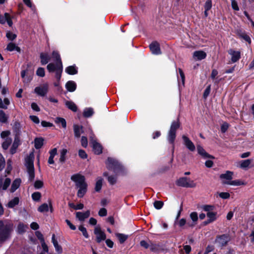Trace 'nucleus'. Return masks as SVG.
Instances as JSON below:
<instances>
[{
    "label": "nucleus",
    "instance_id": "nucleus-1",
    "mask_svg": "<svg viewBox=\"0 0 254 254\" xmlns=\"http://www.w3.org/2000/svg\"><path fill=\"white\" fill-rule=\"evenodd\" d=\"M13 229V224L7 221H0V242L6 240Z\"/></svg>",
    "mask_w": 254,
    "mask_h": 254
},
{
    "label": "nucleus",
    "instance_id": "nucleus-2",
    "mask_svg": "<svg viewBox=\"0 0 254 254\" xmlns=\"http://www.w3.org/2000/svg\"><path fill=\"white\" fill-rule=\"evenodd\" d=\"M34 154L33 152L30 153L25 158V165L29 176V179L31 181H32L34 178Z\"/></svg>",
    "mask_w": 254,
    "mask_h": 254
},
{
    "label": "nucleus",
    "instance_id": "nucleus-3",
    "mask_svg": "<svg viewBox=\"0 0 254 254\" xmlns=\"http://www.w3.org/2000/svg\"><path fill=\"white\" fill-rule=\"evenodd\" d=\"M49 72L56 71V78L58 80H60L63 71V64L60 63H50L47 66Z\"/></svg>",
    "mask_w": 254,
    "mask_h": 254
},
{
    "label": "nucleus",
    "instance_id": "nucleus-4",
    "mask_svg": "<svg viewBox=\"0 0 254 254\" xmlns=\"http://www.w3.org/2000/svg\"><path fill=\"white\" fill-rule=\"evenodd\" d=\"M176 184L180 187L184 188H194L196 187V183L193 180L188 177H182L178 179Z\"/></svg>",
    "mask_w": 254,
    "mask_h": 254
},
{
    "label": "nucleus",
    "instance_id": "nucleus-5",
    "mask_svg": "<svg viewBox=\"0 0 254 254\" xmlns=\"http://www.w3.org/2000/svg\"><path fill=\"white\" fill-rule=\"evenodd\" d=\"M108 169L110 171H113L115 173H117L118 170L121 169L122 166L114 159L108 158L106 163Z\"/></svg>",
    "mask_w": 254,
    "mask_h": 254
},
{
    "label": "nucleus",
    "instance_id": "nucleus-6",
    "mask_svg": "<svg viewBox=\"0 0 254 254\" xmlns=\"http://www.w3.org/2000/svg\"><path fill=\"white\" fill-rule=\"evenodd\" d=\"M94 234L96 235V240L97 243H100L101 241L106 239L105 233L101 230L99 226H96L94 229Z\"/></svg>",
    "mask_w": 254,
    "mask_h": 254
},
{
    "label": "nucleus",
    "instance_id": "nucleus-7",
    "mask_svg": "<svg viewBox=\"0 0 254 254\" xmlns=\"http://www.w3.org/2000/svg\"><path fill=\"white\" fill-rule=\"evenodd\" d=\"M49 85L47 83H45L35 88V92L41 96H45L48 93Z\"/></svg>",
    "mask_w": 254,
    "mask_h": 254
},
{
    "label": "nucleus",
    "instance_id": "nucleus-8",
    "mask_svg": "<svg viewBox=\"0 0 254 254\" xmlns=\"http://www.w3.org/2000/svg\"><path fill=\"white\" fill-rule=\"evenodd\" d=\"M71 180L75 183L76 187H78L83 185L84 184H86L85 182V177L79 174H76L72 175L71 177Z\"/></svg>",
    "mask_w": 254,
    "mask_h": 254
},
{
    "label": "nucleus",
    "instance_id": "nucleus-9",
    "mask_svg": "<svg viewBox=\"0 0 254 254\" xmlns=\"http://www.w3.org/2000/svg\"><path fill=\"white\" fill-rule=\"evenodd\" d=\"M233 172L227 171L225 173L222 174L220 175V178L222 180V183L223 184L228 185V183L232 179Z\"/></svg>",
    "mask_w": 254,
    "mask_h": 254
},
{
    "label": "nucleus",
    "instance_id": "nucleus-10",
    "mask_svg": "<svg viewBox=\"0 0 254 254\" xmlns=\"http://www.w3.org/2000/svg\"><path fill=\"white\" fill-rule=\"evenodd\" d=\"M184 144L186 147L190 151H194L195 149V145L190 138L185 135L182 136Z\"/></svg>",
    "mask_w": 254,
    "mask_h": 254
},
{
    "label": "nucleus",
    "instance_id": "nucleus-11",
    "mask_svg": "<svg viewBox=\"0 0 254 254\" xmlns=\"http://www.w3.org/2000/svg\"><path fill=\"white\" fill-rule=\"evenodd\" d=\"M6 22L7 23L8 25L10 27L12 26L13 22L12 21V18L9 14L7 12H5L3 15L0 14V23L1 24H4Z\"/></svg>",
    "mask_w": 254,
    "mask_h": 254
},
{
    "label": "nucleus",
    "instance_id": "nucleus-12",
    "mask_svg": "<svg viewBox=\"0 0 254 254\" xmlns=\"http://www.w3.org/2000/svg\"><path fill=\"white\" fill-rule=\"evenodd\" d=\"M90 142L92 145L93 151L95 154H100L102 152V146L94 140L92 137H91Z\"/></svg>",
    "mask_w": 254,
    "mask_h": 254
},
{
    "label": "nucleus",
    "instance_id": "nucleus-13",
    "mask_svg": "<svg viewBox=\"0 0 254 254\" xmlns=\"http://www.w3.org/2000/svg\"><path fill=\"white\" fill-rule=\"evenodd\" d=\"M190 218L191 222L188 221L187 222V226L189 227L192 228L197 224L198 220V215L196 212H191L190 215Z\"/></svg>",
    "mask_w": 254,
    "mask_h": 254
},
{
    "label": "nucleus",
    "instance_id": "nucleus-14",
    "mask_svg": "<svg viewBox=\"0 0 254 254\" xmlns=\"http://www.w3.org/2000/svg\"><path fill=\"white\" fill-rule=\"evenodd\" d=\"M193 58L195 61H200L205 59L206 53L201 50L196 51L193 53Z\"/></svg>",
    "mask_w": 254,
    "mask_h": 254
},
{
    "label": "nucleus",
    "instance_id": "nucleus-15",
    "mask_svg": "<svg viewBox=\"0 0 254 254\" xmlns=\"http://www.w3.org/2000/svg\"><path fill=\"white\" fill-rule=\"evenodd\" d=\"M150 49L152 54L159 55L161 53L160 45L157 42H153L149 45Z\"/></svg>",
    "mask_w": 254,
    "mask_h": 254
},
{
    "label": "nucleus",
    "instance_id": "nucleus-16",
    "mask_svg": "<svg viewBox=\"0 0 254 254\" xmlns=\"http://www.w3.org/2000/svg\"><path fill=\"white\" fill-rule=\"evenodd\" d=\"M229 239L226 235H223L218 237L216 240V243L220 247H223L227 245Z\"/></svg>",
    "mask_w": 254,
    "mask_h": 254
},
{
    "label": "nucleus",
    "instance_id": "nucleus-17",
    "mask_svg": "<svg viewBox=\"0 0 254 254\" xmlns=\"http://www.w3.org/2000/svg\"><path fill=\"white\" fill-rule=\"evenodd\" d=\"M197 150L198 154L204 158H214L213 156L208 154L200 145H197Z\"/></svg>",
    "mask_w": 254,
    "mask_h": 254
},
{
    "label": "nucleus",
    "instance_id": "nucleus-18",
    "mask_svg": "<svg viewBox=\"0 0 254 254\" xmlns=\"http://www.w3.org/2000/svg\"><path fill=\"white\" fill-rule=\"evenodd\" d=\"M90 211L87 210L84 212H77L76 213V217L80 221H83L85 219L88 218L90 216Z\"/></svg>",
    "mask_w": 254,
    "mask_h": 254
},
{
    "label": "nucleus",
    "instance_id": "nucleus-19",
    "mask_svg": "<svg viewBox=\"0 0 254 254\" xmlns=\"http://www.w3.org/2000/svg\"><path fill=\"white\" fill-rule=\"evenodd\" d=\"M252 159L242 160L240 162V167L243 169H247L253 166V165H252Z\"/></svg>",
    "mask_w": 254,
    "mask_h": 254
},
{
    "label": "nucleus",
    "instance_id": "nucleus-20",
    "mask_svg": "<svg viewBox=\"0 0 254 254\" xmlns=\"http://www.w3.org/2000/svg\"><path fill=\"white\" fill-rule=\"evenodd\" d=\"M11 183V180L9 178H6L3 181L2 179H0V190H6L9 186Z\"/></svg>",
    "mask_w": 254,
    "mask_h": 254
},
{
    "label": "nucleus",
    "instance_id": "nucleus-21",
    "mask_svg": "<svg viewBox=\"0 0 254 254\" xmlns=\"http://www.w3.org/2000/svg\"><path fill=\"white\" fill-rule=\"evenodd\" d=\"M77 188H79V190L77 191V195L79 197H82L84 195V194L86 193L87 191V184H84L83 185H82L81 186L77 187Z\"/></svg>",
    "mask_w": 254,
    "mask_h": 254
},
{
    "label": "nucleus",
    "instance_id": "nucleus-22",
    "mask_svg": "<svg viewBox=\"0 0 254 254\" xmlns=\"http://www.w3.org/2000/svg\"><path fill=\"white\" fill-rule=\"evenodd\" d=\"M206 216L208 218L207 223H211L217 219V212L212 211L211 212H207Z\"/></svg>",
    "mask_w": 254,
    "mask_h": 254
},
{
    "label": "nucleus",
    "instance_id": "nucleus-23",
    "mask_svg": "<svg viewBox=\"0 0 254 254\" xmlns=\"http://www.w3.org/2000/svg\"><path fill=\"white\" fill-rule=\"evenodd\" d=\"M65 87L68 91L73 92L76 89V85L74 81H69L66 83Z\"/></svg>",
    "mask_w": 254,
    "mask_h": 254
},
{
    "label": "nucleus",
    "instance_id": "nucleus-24",
    "mask_svg": "<svg viewBox=\"0 0 254 254\" xmlns=\"http://www.w3.org/2000/svg\"><path fill=\"white\" fill-rule=\"evenodd\" d=\"M41 63L44 65L47 64L50 61V58L48 54L42 53L40 54Z\"/></svg>",
    "mask_w": 254,
    "mask_h": 254
},
{
    "label": "nucleus",
    "instance_id": "nucleus-25",
    "mask_svg": "<svg viewBox=\"0 0 254 254\" xmlns=\"http://www.w3.org/2000/svg\"><path fill=\"white\" fill-rule=\"evenodd\" d=\"M21 183V180L19 179H15L12 183L11 188L10 191L11 192H13L15 191L19 187Z\"/></svg>",
    "mask_w": 254,
    "mask_h": 254
},
{
    "label": "nucleus",
    "instance_id": "nucleus-26",
    "mask_svg": "<svg viewBox=\"0 0 254 254\" xmlns=\"http://www.w3.org/2000/svg\"><path fill=\"white\" fill-rule=\"evenodd\" d=\"M115 235L121 244H123L128 237V235H127L119 233H116Z\"/></svg>",
    "mask_w": 254,
    "mask_h": 254
},
{
    "label": "nucleus",
    "instance_id": "nucleus-27",
    "mask_svg": "<svg viewBox=\"0 0 254 254\" xmlns=\"http://www.w3.org/2000/svg\"><path fill=\"white\" fill-rule=\"evenodd\" d=\"M73 130L75 136L76 137H79L81 134L83 132L82 127L78 125L73 126Z\"/></svg>",
    "mask_w": 254,
    "mask_h": 254
},
{
    "label": "nucleus",
    "instance_id": "nucleus-28",
    "mask_svg": "<svg viewBox=\"0 0 254 254\" xmlns=\"http://www.w3.org/2000/svg\"><path fill=\"white\" fill-rule=\"evenodd\" d=\"M103 176L105 177H107V179L109 183L112 185H114L117 182V177L116 176H109V174L107 172H105L103 174Z\"/></svg>",
    "mask_w": 254,
    "mask_h": 254
},
{
    "label": "nucleus",
    "instance_id": "nucleus-29",
    "mask_svg": "<svg viewBox=\"0 0 254 254\" xmlns=\"http://www.w3.org/2000/svg\"><path fill=\"white\" fill-rule=\"evenodd\" d=\"M229 53L232 55L231 60L233 63L236 62L240 58L239 52L231 51Z\"/></svg>",
    "mask_w": 254,
    "mask_h": 254
},
{
    "label": "nucleus",
    "instance_id": "nucleus-30",
    "mask_svg": "<svg viewBox=\"0 0 254 254\" xmlns=\"http://www.w3.org/2000/svg\"><path fill=\"white\" fill-rule=\"evenodd\" d=\"M44 139L42 137L36 138L34 139V146L36 149H40L43 145Z\"/></svg>",
    "mask_w": 254,
    "mask_h": 254
},
{
    "label": "nucleus",
    "instance_id": "nucleus-31",
    "mask_svg": "<svg viewBox=\"0 0 254 254\" xmlns=\"http://www.w3.org/2000/svg\"><path fill=\"white\" fill-rule=\"evenodd\" d=\"M180 126V123L179 120L174 121L172 122L170 130V131L176 132V130L178 128H179Z\"/></svg>",
    "mask_w": 254,
    "mask_h": 254
},
{
    "label": "nucleus",
    "instance_id": "nucleus-32",
    "mask_svg": "<svg viewBox=\"0 0 254 254\" xmlns=\"http://www.w3.org/2000/svg\"><path fill=\"white\" fill-rule=\"evenodd\" d=\"M218 74V72L216 69H213L210 74L211 78L213 80L214 84H217L220 81V80H218L217 76Z\"/></svg>",
    "mask_w": 254,
    "mask_h": 254
},
{
    "label": "nucleus",
    "instance_id": "nucleus-33",
    "mask_svg": "<svg viewBox=\"0 0 254 254\" xmlns=\"http://www.w3.org/2000/svg\"><path fill=\"white\" fill-rule=\"evenodd\" d=\"M66 106L73 112H76L77 110L76 105L72 101H66L65 102Z\"/></svg>",
    "mask_w": 254,
    "mask_h": 254
},
{
    "label": "nucleus",
    "instance_id": "nucleus-34",
    "mask_svg": "<svg viewBox=\"0 0 254 254\" xmlns=\"http://www.w3.org/2000/svg\"><path fill=\"white\" fill-rule=\"evenodd\" d=\"M52 59L55 63H62L60 55L58 51H54L53 52Z\"/></svg>",
    "mask_w": 254,
    "mask_h": 254
},
{
    "label": "nucleus",
    "instance_id": "nucleus-35",
    "mask_svg": "<svg viewBox=\"0 0 254 254\" xmlns=\"http://www.w3.org/2000/svg\"><path fill=\"white\" fill-rule=\"evenodd\" d=\"M228 185L231 186H239L245 185L246 183L241 180H236L234 181H232L231 180V181L228 183Z\"/></svg>",
    "mask_w": 254,
    "mask_h": 254
},
{
    "label": "nucleus",
    "instance_id": "nucleus-36",
    "mask_svg": "<svg viewBox=\"0 0 254 254\" xmlns=\"http://www.w3.org/2000/svg\"><path fill=\"white\" fill-rule=\"evenodd\" d=\"M94 113L93 109L91 108H87L84 110L83 115L86 118H89Z\"/></svg>",
    "mask_w": 254,
    "mask_h": 254
},
{
    "label": "nucleus",
    "instance_id": "nucleus-37",
    "mask_svg": "<svg viewBox=\"0 0 254 254\" xmlns=\"http://www.w3.org/2000/svg\"><path fill=\"white\" fill-rule=\"evenodd\" d=\"M67 152L66 149L64 148L60 151V157L59 161L61 163H64L65 161L66 157L65 155Z\"/></svg>",
    "mask_w": 254,
    "mask_h": 254
},
{
    "label": "nucleus",
    "instance_id": "nucleus-38",
    "mask_svg": "<svg viewBox=\"0 0 254 254\" xmlns=\"http://www.w3.org/2000/svg\"><path fill=\"white\" fill-rule=\"evenodd\" d=\"M6 49L9 51H13L15 50L17 52L20 51V49L19 47L16 46V45L13 43H10L8 44Z\"/></svg>",
    "mask_w": 254,
    "mask_h": 254
},
{
    "label": "nucleus",
    "instance_id": "nucleus-39",
    "mask_svg": "<svg viewBox=\"0 0 254 254\" xmlns=\"http://www.w3.org/2000/svg\"><path fill=\"white\" fill-rule=\"evenodd\" d=\"M65 71L69 74H75L77 70L75 66H69L65 69Z\"/></svg>",
    "mask_w": 254,
    "mask_h": 254
},
{
    "label": "nucleus",
    "instance_id": "nucleus-40",
    "mask_svg": "<svg viewBox=\"0 0 254 254\" xmlns=\"http://www.w3.org/2000/svg\"><path fill=\"white\" fill-rule=\"evenodd\" d=\"M12 142V139L9 137H6L3 142L2 146L4 149H7Z\"/></svg>",
    "mask_w": 254,
    "mask_h": 254
},
{
    "label": "nucleus",
    "instance_id": "nucleus-41",
    "mask_svg": "<svg viewBox=\"0 0 254 254\" xmlns=\"http://www.w3.org/2000/svg\"><path fill=\"white\" fill-rule=\"evenodd\" d=\"M55 123L59 125H61L64 128L66 127V124L65 120L62 118H57L55 119Z\"/></svg>",
    "mask_w": 254,
    "mask_h": 254
},
{
    "label": "nucleus",
    "instance_id": "nucleus-42",
    "mask_svg": "<svg viewBox=\"0 0 254 254\" xmlns=\"http://www.w3.org/2000/svg\"><path fill=\"white\" fill-rule=\"evenodd\" d=\"M19 199L18 197H15L11 200L7 204V206L9 208H12L18 204Z\"/></svg>",
    "mask_w": 254,
    "mask_h": 254
},
{
    "label": "nucleus",
    "instance_id": "nucleus-43",
    "mask_svg": "<svg viewBox=\"0 0 254 254\" xmlns=\"http://www.w3.org/2000/svg\"><path fill=\"white\" fill-rule=\"evenodd\" d=\"M102 183L103 179L101 178L97 181L95 187V190L96 191H99L101 190L102 186Z\"/></svg>",
    "mask_w": 254,
    "mask_h": 254
},
{
    "label": "nucleus",
    "instance_id": "nucleus-44",
    "mask_svg": "<svg viewBox=\"0 0 254 254\" xmlns=\"http://www.w3.org/2000/svg\"><path fill=\"white\" fill-rule=\"evenodd\" d=\"M38 210L40 212H47L49 210V206L47 203H43L39 207Z\"/></svg>",
    "mask_w": 254,
    "mask_h": 254
},
{
    "label": "nucleus",
    "instance_id": "nucleus-45",
    "mask_svg": "<svg viewBox=\"0 0 254 254\" xmlns=\"http://www.w3.org/2000/svg\"><path fill=\"white\" fill-rule=\"evenodd\" d=\"M176 138V132L169 131L168 136V139L171 143H173Z\"/></svg>",
    "mask_w": 254,
    "mask_h": 254
},
{
    "label": "nucleus",
    "instance_id": "nucleus-46",
    "mask_svg": "<svg viewBox=\"0 0 254 254\" xmlns=\"http://www.w3.org/2000/svg\"><path fill=\"white\" fill-rule=\"evenodd\" d=\"M27 226L22 223H19L17 227V232L19 233H22L26 231Z\"/></svg>",
    "mask_w": 254,
    "mask_h": 254
},
{
    "label": "nucleus",
    "instance_id": "nucleus-47",
    "mask_svg": "<svg viewBox=\"0 0 254 254\" xmlns=\"http://www.w3.org/2000/svg\"><path fill=\"white\" fill-rule=\"evenodd\" d=\"M149 249L153 252H157L159 250V246L158 245L153 244L150 242Z\"/></svg>",
    "mask_w": 254,
    "mask_h": 254
},
{
    "label": "nucleus",
    "instance_id": "nucleus-48",
    "mask_svg": "<svg viewBox=\"0 0 254 254\" xmlns=\"http://www.w3.org/2000/svg\"><path fill=\"white\" fill-rule=\"evenodd\" d=\"M214 208V206L209 205H205L202 206V209L204 211L207 212H211L213 211Z\"/></svg>",
    "mask_w": 254,
    "mask_h": 254
},
{
    "label": "nucleus",
    "instance_id": "nucleus-49",
    "mask_svg": "<svg viewBox=\"0 0 254 254\" xmlns=\"http://www.w3.org/2000/svg\"><path fill=\"white\" fill-rule=\"evenodd\" d=\"M163 202L162 201H155L154 202V206L157 209H160L163 206Z\"/></svg>",
    "mask_w": 254,
    "mask_h": 254
},
{
    "label": "nucleus",
    "instance_id": "nucleus-50",
    "mask_svg": "<svg viewBox=\"0 0 254 254\" xmlns=\"http://www.w3.org/2000/svg\"><path fill=\"white\" fill-rule=\"evenodd\" d=\"M41 195L39 192H35L32 194V199L35 201L39 200L41 198Z\"/></svg>",
    "mask_w": 254,
    "mask_h": 254
},
{
    "label": "nucleus",
    "instance_id": "nucleus-51",
    "mask_svg": "<svg viewBox=\"0 0 254 254\" xmlns=\"http://www.w3.org/2000/svg\"><path fill=\"white\" fill-rule=\"evenodd\" d=\"M7 120V117L4 113V112L2 110L0 111V122L1 123H5Z\"/></svg>",
    "mask_w": 254,
    "mask_h": 254
},
{
    "label": "nucleus",
    "instance_id": "nucleus-52",
    "mask_svg": "<svg viewBox=\"0 0 254 254\" xmlns=\"http://www.w3.org/2000/svg\"><path fill=\"white\" fill-rule=\"evenodd\" d=\"M79 230L82 233L83 235L86 238H88L89 237L86 229L82 225L80 226L79 227Z\"/></svg>",
    "mask_w": 254,
    "mask_h": 254
},
{
    "label": "nucleus",
    "instance_id": "nucleus-53",
    "mask_svg": "<svg viewBox=\"0 0 254 254\" xmlns=\"http://www.w3.org/2000/svg\"><path fill=\"white\" fill-rule=\"evenodd\" d=\"M6 36L9 40H13L16 38V35L8 31L6 33Z\"/></svg>",
    "mask_w": 254,
    "mask_h": 254
},
{
    "label": "nucleus",
    "instance_id": "nucleus-54",
    "mask_svg": "<svg viewBox=\"0 0 254 254\" xmlns=\"http://www.w3.org/2000/svg\"><path fill=\"white\" fill-rule=\"evenodd\" d=\"M36 74L38 76L40 77H43L45 75V70L44 68L43 67H39L38 68Z\"/></svg>",
    "mask_w": 254,
    "mask_h": 254
},
{
    "label": "nucleus",
    "instance_id": "nucleus-55",
    "mask_svg": "<svg viewBox=\"0 0 254 254\" xmlns=\"http://www.w3.org/2000/svg\"><path fill=\"white\" fill-rule=\"evenodd\" d=\"M187 222H187V221L185 219L182 218L178 221V223L179 226L180 227H183L185 225H186V227L189 228V227L187 226Z\"/></svg>",
    "mask_w": 254,
    "mask_h": 254
},
{
    "label": "nucleus",
    "instance_id": "nucleus-56",
    "mask_svg": "<svg viewBox=\"0 0 254 254\" xmlns=\"http://www.w3.org/2000/svg\"><path fill=\"white\" fill-rule=\"evenodd\" d=\"M81 144L83 147L86 148L87 146L88 141L87 138L85 136H82L81 139Z\"/></svg>",
    "mask_w": 254,
    "mask_h": 254
},
{
    "label": "nucleus",
    "instance_id": "nucleus-57",
    "mask_svg": "<svg viewBox=\"0 0 254 254\" xmlns=\"http://www.w3.org/2000/svg\"><path fill=\"white\" fill-rule=\"evenodd\" d=\"M78 155L79 157L82 159H86L87 157L86 153L83 150L80 149L78 151Z\"/></svg>",
    "mask_w": 254,
    "mask_h": 254
},
{
    "label": "nucleus",
    "instance_id": "nucleus-58",
    "mask_svg": "<svg viewBox=\"0 0 254 254\" xmlns=\"http://www.w3.org/2000/svg\"><path fill=\"white\" fill-rule=\"evenodd\" d=\"M212 7V3L210 0H207L204 4V8L206 10H209Z\"/></svg>",
    "mask_w": 254,
    "mask_h": 254
},
{
    "label": "nucleus",
    "instance_id": "nucleus-59",
    "mask_svg": "<svg viewBox=\"0 0 254 254\" xmlns=\"http://www.w3.org/2000/svg\"><path fill=\"white\" fill-rule=\"evenodd\" d=\"M211 89V86L209 85H208L207 88L204 90V93H203V97L204 98H206L207 96L209 95Z\"/></svg>",
    "mask_w": 254,
    "mask_h": 254
},
{
    "label": "nucleus",
    "instance_id": "nucleus-60",
    "mask_svg": "<svg viewBox=\"0 0 254 254\" xmlns=\"http://www.w3.org/2000/svg\"><path fill=\"white\" fill-rule=\"evenodd\" d=\"M231 5L233 9L235 10L238 11L239 10L237 2L235 0L231 1Z\"/></svg>",
    "mask_w": 254,
    "mask_h": 254
},
{
    "label": "nucleus",
    "instance_id": "nucleus-61",
    "mask_svg": "<svg viewBox=\"0 0 254 254\" xmlns=\"http://www.w3.org/2000/svg\"><path fill=\"white\" fill-rule=\"evenodd\" d=\"M219 196L223 199H227L230 197V194L228 192H223L219 193Z\"/></svg>",
    "mask_w": 254,
    "mask_h": 254
},
{
    "label": "nucleus",
    "instance_id": "nucleus-62",
    "mask_svg": "<svg viewBox=\"0 0 254 254\" xmlns=\"http://www.w3.org/2000/svg\"><path fill=\"white\" fill-rule=\"evenodd\" d=\"M140 244L141 247H143L145 249H148L149 248L150 242L149 243H148L145 241L143 240L140 242Z\"/></svg>",
    "mask_w": 254,
    "mask_h": 254
},
{
    "label": "nucleus",
    "instance_id": "nucleus-63",
    "mask_svg": "<svg viewBox=\"0 0 254 254\" xmlns=\"http://www.w3.org/2000/svg\"><path fill=\"white\" fill-rule=\"evenodd\" d=\"M98 214L100 216H105L107 214V210L104 208H102L99 210Z\"/></svg>",
    "mask_w": 254,
    "mask_h": 254
},
{
    "label": "nucleus",
    "instance_id": "nucleus-64",
    "mask_svg": "<svg viewBox=\"0 0 254 254\" xmlns=\"http://www.w3.org/2000/svg\"><path fill=\"white\" fill-rule=\"evenodd\" d=\"M43 185V182L41 181H37L34 183V187L36 189H40L42 188Z\"/></svg>",
    "mask_w": 254,
    "mask_h": 254
}]
</instances>
